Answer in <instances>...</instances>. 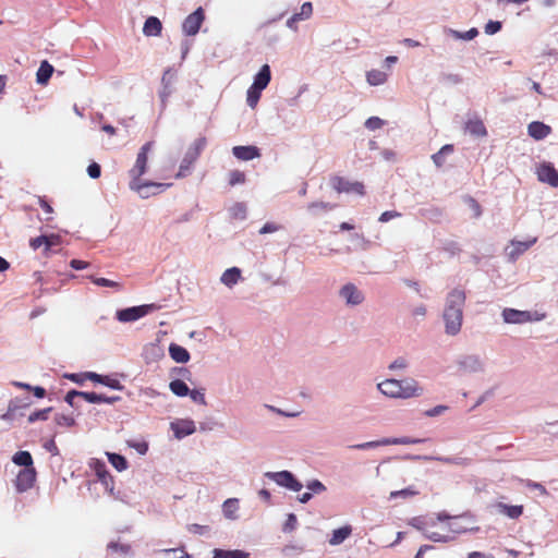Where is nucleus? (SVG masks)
Segmentation results:
<instances>
[{"label": "nucleus", "mask_w": 558, "mask_h": 558, "mask_svg": "<svg viewBox=\"0 0 558 558\" xmlns=\"http://www.w3.org/2000/svg\"><path fill=\"white\" fill-rule=\"evenodd\" d=\"M465 301L466 294L464 290L454 288L448 292L442 313L445 332L447 335L456 336L461 331Z\"/></svg>", "instance_id": "nucleus-1"}, {"label": "nucleus", "mask_w": 558, "mask_h": 558, "mask_svg": "<svg viewBox=\"0 0 558 558\" xmlns=\"http://www.w3.org/2000/svg\"><path fill=\"white\" fill-rule=\"evenodd\" d=\"M377 389L391 399H410L421 397L424 389L414 378L396 379L387 378L377 384Z\"/></svg>", "instance_id": "nucleus-2"}, {"label": "nucleus", "mask_w": 558, "mask_h": 558, "mask_svg": "<svg viewBox=\"0 0 558 558\" xmlns=\"http://www.w3.org/2000/svg\"><path fill=\"white\" fill-rule=\"evenodd\" d=\"M207 140L205 136H201L194 141V143L187 148L181 160L177 178H184L191 173L192 167L205 149Z\"/></svg>", "instance_id": "nucleus-3"}, {"label": "nucleus", "mask_w": 558, "mask_h": 558, "mask_svg": "<svg viewBox=\"0 0 558 558\" xmlns=\"http://www.w3.org/2000/svg\"><path fill=\"white\" fill-rule=\"evenodd\" d=\"M158 308L154 303L120 308L116 312V319L120 323H133Z\"/></svg>", "instance_id": "nucleus-4"}, {"label": "nucleus", "mask_w": 558, "mask_h": 558, "mask_svg": "<svg viewBox=\"0 0 558 558\" xmlns=\"http://www.w3.org/2000/svg\"><path fill=\"white\" fill-rule=\"evenodd\" d=\"M129 186L132 191L138 193L140 197L148 198L153 195H157L166 191L171 183H159L154 181H143L141 178H136L130 181Z\"/></svg>", "instance_id": "nucleus-5"}, {"label": "nucleus", "mask_w": 558, "mask_h": 558, "mask_svg": "<svg viewBox=\"0 0 558 558\" xmlns=\"http://www.w3.org/2000/svg\"><path fill=\"white\" fill-rule=\"evenodd\" d=\"M264 476L277 485L284 487L292 492H300L303 488V484L296 478V476L288 470L278 472H266Z\"/></svg>", "instance_id": "nucleus-6"}, {"label": "nucleus", "mask_w": 558, "mask_h": 558, "mask_svg": "<svg viewBox=\"0 0 558 558\" xmlns=\"http://www.w3.org/2000/svg\"><path fill=\"white\" fill-rule=\"evenodd\" d=\"M460 374H477L485 372V362L477 354H462L456 361Z\"/></svg>", "instance_id": "nucleus-7"}, {"label": "nucleus", "mask_w": 558, "mask_h": 558, "mask_svg": "<svg viewBox=\"0 0 558 558\" xmlns=\"http://www.w3.org/2000/svg\"><path fill=\"white\" fill-rule=\"evenodd\" d=\"M339 296L345 302L348 306H357L365 301V295L354 283L348 282L339 290Z\"/></svg>", "instance_id": "nucleus-8"}, {"label": "nucleus", "mask_w": 558, "mask_h": 558, "mask_svg": "<svg viewBox=\"0 0 558 558\" xmlns=\"http://www.w3.org/2000/svg\"><path fill=\"white\" fill-rule=\"evenodd\" d=\"M204 20V9L202 7H198L195 11H193L184 19L182 23L183 33L186 36H195L199 32Z\"/></svg>", "instance_id": "nucleus-9"}, {"label": "nucleus", "mask_w": 558, "mask_h": 558, "mask_svg": "<svg viewBox=\"0 0 558 558\" xmlns=\"http://www.w3.org/2000/svg\"><path fill=\"white\" fill-rule=\"evenodd\" d=\"M331 186L338 192V193H354L357 195H364L365 194V187L362 182H351L342 177L335 175L330 180Z\"/></svg>", "instance_id": "nucleus-10"}, {"label": "nucleus", "mask_w": 558, "mask_h": 558, "mask_svg": "<svg viewBox=\"0 0 558 558\" xmlns=\"http://www.w3.org/2000/svg\"><path fill=\"white\" fill-rule=\"evenodd\" d=\"M153 147V142L145 143L137 153L136 161L133 168L129 171L131 180L141 178L146 173L147 170V159L148 153Z\"/></svg>", "instance_id": "nucleus-11"}, {"label": "nucleus", "mask_w": 558, "mask_h": 558, "mask_svg": "<svg viewBox=\"0 0 558 558\" xmlns=\"http://www.w3.org/2000/svg\"><path fill=\"white\" fill-rule=\"evenodd\" d=\"M37 472L35 468L21 469L16 474L14 486L17 493L29 490L36 482Z\"/></svg>", "instance_id": "nucleus-12"}, {"label": "nucleus", "mask_w": 558, "mask_h": 558, "mask_svg": "<svg viewBox=\"0 0 558 558\" xmlns=\"http://www.w3.org/2000/svg\"><path fill=\"white\" fill-rule=\"evenodd\" d=\"M32 404L29 397L14 398L10 401L8 411L2 415L3 420H15L19 416H23V410Z\"/></svg>", "instance_id": "nucleus-13"}, {"label": "nucleus", "mask_w": 558, "mask_h": 558, "mask_svg": "<svg viewBox=\"0 0 558 558\" xmlns=\"http://www.w3.org/2000/svg\"><path fill=\"white\" fill-rule=\"evenodd\" d=\"M537 179L553 187H558V171L551 162L544 161L538 166Z\"/></svg>", "instance_id": "nucleus-14"}, {"label": "nucleus", "mask_w": 558, "mask_h": 558, "mask_svg": "<svg viewBox=\"0 0 558 558\" xmlns=\"http://www.w3.org/2000/svg\"><path fill=\"white\" fill-rule=\"evenodd\" d=\"M170 428L177 439H183L195 433L196 426L193 420L182 418L170 423Z\"/></svg>", "instance_id": "nucleus-15"}, {"label": "nucleus", "mask_w": 558, "mask_h": 558, "mask_svg": "<svg viewBox=\"0 0 558 558\" xmlns=\"http://www.w3.org/2000/svg\"><path fill=\"white\" fill-rule=\"evenodd\" d=\"M175 80V74L171 71V69H167L161 77V89L159 90V98L161 101V108L165 109L167 106V100L173 93L172 84Z\"/></svg>", "instance_id": "nucleus-16"}, {"label": "nucleus", "mask_w": 558, "mask_h": 558, "mask_svg": "<svg viewBox=\"0 0 558 558\" xmlns=\"http://www.w3.org/2000/svg\"><path fill=\"white\" fill-rule=\"evenodd\" d=\"M85 378H88L95 384L106 386L113 390L122 391L124 389V386L120 383L119 379L109 375H102L95 372H85Z\"/></svg>", "instance_id": "nucleus-17"}, {"label": "nucleus", "mask_w": 558, "mask_h": 558, "mask_svg": "<svg viewBox=\"0 0 558 558\" xmlns=\"http://www.w3.org/2000/svg\"><path fill=\"white\" fill-rule=\"evenodd\" d=\"M502 319L506 324L522 325L530 323V311H521L517 308L506 307L501 313Z\"/></svg>", "instance_id": "nucleus-18"}, {"label": "nucleus", "mask_w": 558, "mask_h": 558, "mask_svg": "<svg viewBox=\"0 0 558 558\" xmlns=\"http://www.w3.org/2000/svg\"><path fill=\"white\" fill-rule=\"evenodd\" d=\"M233 156L243 161H250L260 157V149L254 145H239L232 148Z\"/></svg>", "instance_id": "nucleus-19"}, {"label": "nucleus", "mask_w": 558, "mask_h": 558, "mask_svg": "<svg viewBox=\"0 0 558 558\" xmlns=\"http://www.w3.org/2000/svg\"><path fill=\"white\" fill-rule=\"evenodd\" d=\"M551 132V128L544 122L533 121L527 125V134L535 141H542Z\"/></svg>", "instance_id": "nucleus-20"}, {"label": "nucleus", "mask_w": 558, "mask_h": 558, "mask_svg": "<svg viewBox=\"0 0 558 558\" xmlns=\"http://www.w3.org/2000/svg\"><path fill=\"white\" fill-rule=\"evenodd\" d=\"M82 399H84L88 403L99 404V403H108L114 404L119 402L121 398L119 396L108 397L104 393H98L95 391H84L82 395Z\"/></svg>", "instance_id": "nucleus-21"}, {"label": "nucleus", "mask_w": 558, "mask_h": 558, "mask_svg": "<svg viewBox=\"0 0 558 558\" xmlns=\"http://www.w3.org/2000/svg\"><path fill=\"white\" fill-rule=\"evenodd\" d=\"M168 351L170 357L177 363L185 364L191 359L190 352L178 343H170Z\"/></svg>", "instance_id": "nucleus-22"}, {"label": "nucleus", "mask_w": 558, "mask_h": 558, "mask_svg": "<svg viewBox=\"0 0 558 558\" xmlns=\"http://www.w3.org/2000/svg\"><path fill=\"white\" fill-rule=\"evenodd\" d=\"M271 80V70L269 64H263L258 72L255 74L252 85L265 89Z\"/></svg>", "instance_id": "nucleus-23"}, {"label": "nucleus", "mask_w": 558, "mask_h": 558, "mask_svg": "<svg viewBox=\"0 0 558 558\" xmlns=\"http://www.w3.org/2000/svg\"><path fill=\"white\" fill-rule=\"evenodd\" d=\"M465 131L475 137H484L487 135L486 126L478 118L469 119L465 122Z\"/></svg>", "instance_id": "nucleus-24"}, {"label": "nucleus", "mask_w": 558, "mask_h": 558, "mask_svg": "<svg viewBox=\"0 0 558 558\" xmlns=\"http://www.w3.org/2000/svg\"><path fill=\"white\" fill-rule=\"evenodd\" d=\"M54 68L47 61L44 60L40 62V65L36 73V82L39 85L48 84L50 77L52 76Z\"/></svg>", "instance_id": "nucleus-25"}, {"label": "nucleus", "mask_w": 558, "mask_h": 558, "mask_svg": "<svg viewBox=\"0 0 558 558\" xmlns=\"http://www.w3.org/2000/svg\"><path fill=\"white\" fill-rule=\"evenodd\" d=\"M352 531L353 529L349 524L335 529L332 531L331 537L328 541L329 544L332 546L342 544L352 534Z\"/></svg>", "instance_id": "nucleus-26"}, {"label": "nucleus", "mask_w": 558, "mask_h": 558, "mask_svg": "<svg viewBox=\"0 0 558 558\" xmlns=\"http://www.w3.org/2000/svg\"><path fill=\"white\" fill-rule=\"evenodd\" d=\"M162 31L161 21L156 16H149L146 19L143 33L145 36H159Z\"/></svg>", "instance_id": "nucleus-27"}, {"label": "nucleus", "mask_w": 558, "mask_h": 558, "mask_svg": "<svg viewBox=\"0 0 558 558\" xmlns=\"http://www.w3.org/2000/svg\"><path fill=\"white\" fill-rule=\"evenodd\" d=\"M537 239L533 238L527 241H512V251L509 253V258L511 260H515L520 255L526 252L534 243H536Z\"/></svg>", "instance_id": "nucleus-28"}, {"label": "nucleus", "mask_w": 558, "mask_h": 558, "mask_svg": "<svg viewBox=\"0 0 558 558\" xmlns=\"http://www.w3.org/2000/svg\"><path fill=\"white\" fill-rule=\"evenodd\" d=\"M12 462L23 469L34 468L33 457L29 451L20 450L12 457Z\"/></svg>", "instance_id": "nucleus-29"}, {"label": "nucleus", "mask_w": 558, "mask_h": 558, "mask_svg": "<svg viewBox=\"0 0 558 558\" xmlns=\"http://www.w3.org/2000/svg\"><path fill=\"white\" fill-rule=\"evenodd\" d=\"M241 278V270L238 267H231L223 271L220 281L231 288L235 283H238L239 279Z\"/></svg>", "instance_id": "nucleus-30"}, {"label": "nucleus", "mask_w": 558, "mask_h": 558, "mask_svg": "<svg viewBox=\"0 0 558 558\" xmlns=\"http://www.w3.org/2000/svg\"><path fill=\"white\" fill-rule=\"evenodd\" d=\"M108 461L118 471L122 472L129 468V462L124 456L117 452H106Z\"/></svg>", "instance_id": "nucleus-31"}, {"label": "nucleus", "mask_w": 558, "mask_h": 558, "mask_svg": "<svg viewBox=\"0 0 558 558\" xmlns=\"http://www.w3.org/2000/svg\"><path fill=\"white\" fill-rule=\"evenodd\" d=\"M454 150L452 144L444 145L437 153L432 155V160L437 168H441L445 165L446 157L451 155Z\"/></svg>", "instance_id": "nucleus-32"}, {"label": "nucleus", "mask_w": 558, "mask_h": 558, "mask_svg": "<svg viewBox=\"0 0 558 558\" xmlns=\"http://www.w3.org/2000/svg\"><path fill=\"white\" fill-rule=\"evenodd\" d=\"M89 466L95 471L99 482H105L106 478H110V473L107 469L106 463L99 459H92Z\"/></svg>", "instance_id": "nucleus-33"}, {"label": "nucleus", "mask_w": 558, "mask_h": 558, "mask_svg": "<svg viewBox=\"0 0 558 558\" xmlns=\"http://www.w3.org/2000/svg\"><path fill=\"white\" fill-rule=\"evenodd\" d=\"M497 508L500 513L507 515L510 519H518L523 513V506L521 505L510 506L504 502H499Z\"/></svg>", "instance_id": "nucleus-34"}, {"label": "nucleus", "mask_w": 558, "mask_h": 558, "mask_svg": "<svg viewBox=\"0 0 558 558\" xmlns=\"http://www.w3.org/2000/svg\"><path fill=\"white\" fill-rule=\"evenodd\" d=\"M446 34L451 36L454 39H461V40H472L478 35V29L476 27H472L466 32H460L452 28H446Z\"/></svg>", "instance_id": "nucleus-35"}, {"label": "nucleus", "mask_w": 558, "mask_h": 558, "mask_svg": "<svg viewBox=\"0 0 558 558\" xmlns=\"http://www.w3.org/2000/svg\"><path fill=\"white\" fill-rule=\"evenodd\" d=\"M169 389L173 395L181 398L187 397V395L190 393L189 386L185 384L184 380L180 378L171 380L169 384Z\"/></svg>", "instance_id": "nucleus-36"}, {"label": "nucleus", "mask_w": 558, "mask_h": 558, "mask_svg": "<svg viewBox=\"0 0 558 558\" xmlns=\"http://www.w3.org/2000/svg\"><path fill=\"white\" fill-rule=\"evenodd\" d=\"M367 83L372 86H378L384 84L387 81V75L385 72L379 70H371L366 73Z\"/></svg>", "instance_id": "nucleus-37"}, {"label": "nucleus", "mask_w": 558, "mask_h": 558, "mask_svg": "<svg viewBox=\"0 0 558 558\" xmlns=\"http://www.w3.org/2000/svg\"><path fill=\"white\" fill-rule=\"evenodd\" d=\"M87 278L98 287L113 288L117 290H120L122 288L120 282L107 278L96 277L94 275H89L87 276Z\"/></svg>", "instance_id": "nucleus-38"}, {"label": "nucleus", "mask_w": 558, "mask_h": 558, "mask_svg": "<svg viewBox=\"0 0 558 558\" xmlns=\"http://www.w3.org/2000/svg\"><path fill=\"white\" fill-rule=\"evenodd\" d=\"M264 89L251 85L246 92V104L251 108H255L260 99L262 92Z\"/></svg>", "instance_id": "nucleus-39"}, {"label": "nucleus", "mask_w": 558, "mask_h": 558, "mask_svg": "<svg viewBox=\"0 0 558 558\" xmlns=\"http://www.w3.org/2000/svg\"><path fill=\"white\" fill-rule=\"evenodd\" d=\"M380 446H388V438H381L378 440H372V441L352 445V446H350V448L356 449V450H368V449L378 448Z\"/></svg>", "instance_id": "nucleus-40"}, {"label": "nucleus", "mask_w": 558, "mask_h": 558, "mask_svg": "<svg viewBox=\"0 0 558 558\" xmlns=\"http://www.w3.org/2000/svg\"><path fill=\"white\" fill-rule=\"evenodd\" d=\"M229 213L233 219L244 220L247 216V208L245 203L238 202L230 207Z\"/></svg>", "instance_id": "nucleus-41"}, {"label": "nucleus", "mask_w": 558, "mask_h": 558, "mask_svg": "<svg viewBox=\"0 0 558 558\" xmlns=\"http://www.w3.org/2000/svg\"><path fill=\"white\" fill-rule=\"evenodd\" d=\"M52 411V408L49 407V408H45V409H41V410H36L34 411L33 413H31L28 415V423H35L37 421H46L48 420L49 417V413Z\"/></svg>", "instance_id": "nucleus-42"}, {"label": "nucleus", "mask_w": 558, "mask_h": 558, "mask_svg": "<svg viewBox=\"0 0 558 558\" xmlns=\"http://www.w3.org/2000/svg\"><path fill=\"white\" fill-rule=\"evenodd\" d=\"M418 494V490H416L413 486H409L407 488H403V489H400V490H393L390 493V499H396V498H411V497H414Z\"/></svg>", "instance_id": "nucleus-43"}, {"label": "nucleus", "mask_w": 558, "mask_h": 558, "mask_svg": "<svg viewBox=\"0 0 558 558\" xmlns=\"http://www.w3.org/2000/svg\"><path fill=\"white\" fill-rule=\"evenodd\" d=\"M425 439L421 438H411V437H391L388 438V446L389 445H414V444H421L424 442Z\"/></svg>", "instance_id": "nucleus-44"}, {"label": "nucleus", "mask_w": 558, "mask_h": 558, "mask_svg": "<svg viewBox=\"0 0 558 558\" xmlns=\"http://www.w3.org/2000/svg\"><path fill=\"white\" fill-rule=\"evenodd\" d=\"M223 514L228 519H234V512L238 509V499L229 498L223 502Z\"/></svg>", "instance_id": "nucleus-45"}, {"label": "nucleus", "mask_w": 558, "mask_h": 558, "mask_svg": "<svg viewBox=\"0 0 558 558\" xmlns=\"http://www.w3.org/2000/svg\"><path fill=\"white\" fill-rule=\"evenodd\" d=\"M84 391H80L76 389L69 390L64 396V401L72 408L78 409V404L75 402L76 398H82Z\"/></svg>", "instance_id": "nucleus-46"}, {"label": "nucleus", "mask_w": 558, "mask_h": 558, "mask_svg": "<svg viewBox=\"0 0 558 558\" xmlns=\"http://www.w3.org/2000/svg\"><path fill=\"white\" fill-rule=\"evenodd\" d=\"M305 486L313 494H322L327 490L324 483L316 478L308 481Z\"/></svg>", "instance_id": "nucleus-47"}, {"label": "nucleus", "mask_w": 558, "mask_h": 558, "mask_svg": "<svg viewBox=\"0 0 558 558\" xmlns=\"http://www.w3.org/2000/svg\"><path fill=\"white\" fill-rule=\"evenodd\" d=\"M245 173L243 171H240V170H232L230 171L229 173V184L231 186H234V185H238V184H243L245 182Z\"/></svg>", "instance_id": "nucleus-48"}, {"label": "nucleus", "mask_w": 558, "mask_h": 558, "mask_svg": "<svg viewBox=\"0 0 558 558\" xmlns=\"http://www.w3.org/2000/svg\"><path fill=\"white\" fill-rule=\"evenodd\" d=\"M107 549L111 551H119L122 555H129L131 553V546L129 544H120L114 541L108 543Z\"/></svg>", "instance_id": "nucleus-49"}, {"label": "nucleus", "mask_w": 558, "mask_h": 558, "mask_svg": "<svg viewBox=\"0 0 558 558\" xmlns=\"http://www.w3.org/2000/svg\"><path fill=\"white\" fill-rule=\"evenodd\" d=\"M336 207L335 204L327 203V202H313L308 204L307 209L312 213H316V210H331Z\"/></svg>", "instance_id": "nucleus-50"}, {"label": "nucleus", "mask_w": 558, "mask_h": 558, "mask_svg": "<svg viewBox=\"0 0 558 558\" xmlns=\"http://www.w3.org/2000/svg\"><path fill=\"white\" fill-rule=\"evenodd\" d=\"M385 121L380 119L379 117H369L365 123L364 126L369 131H375L385 125Z\"/></svg>", "instance_id": "nucleus-51"}, {"label": "nucleus", "mask_w": 558, "mask_h": 558, "mask_svg": "<svg viewBox=\"0 0 558 558\" xmlns=\"http://www.w3.org/2000/svg\"><path fill=\"white\" fill-rule=\"evenodd\" d=\"M301 21L308 20L313 14V4L307 1L301 5L300 12L295 13Z\"/></svg>", "instance_id": "nucleus-52"}, {"label": "nucleus", "mask_w": 558, "mask_h": 558, "mask_svg": "<svg viewBox=\"0 0 558 558\" xmlns=\"http://www.w3.org/2000/svg\"><path fill=\"white\" fill-rule=\"evenodd\" d=\"M54 422L59 426L72 427L76 424L74 417L65 414H56Z\"/></svg>", "instance_id": "nucleus-53"}, {"label": "nucleus", "mask_w": 558, "mask_h": 558, "mask_svg": "<svg viewBox=\"0 0 558 558\" xmlns=\"http://www.w3.org/2000/svg\"><path fill=\"white\" fill-rule=\"evenodd\" d=\"M439 82H441V83H449V84H452V85H458V84H460L462 82V77L459 74L440 73Z\"/></svg>", "instance_id": "nucleus-54"}, {"label": "nucleus", "mask_w": 558, "mask_h": 558, "mask_svg": "<svg viewBox=\"0 0 558 558\" xmlns=\"http://www.w3.org/2000/svg\"><path fill=\"white\" fill-rule=\"evenodd\" d=\"M502 28V23L500 21L489 20L484 27V31L487 35H495Z\"/></svg>", "instance_id": "nucleus-55"}, {"label": "nucleus", "mask_w": 558, "mask_h": 558, "mask_svg": "<svg viewBox=\"0 0 558 558\" xmlns=\"http://www.w3.org/2000/svg\"><path fill=\"white\" fill-rule=\"evenodd\" d=\"M424 536L425 538L436 543H448L453 539V537L449 535H441L437 532L424 533Z\"/></svg>", "instance_id": "nucleus-56"}, {"label": "nucleus", "mask_w": 558, "mask_h": 558, "mask_svg": "<svg viewBox=\"0 0 558 558\" xmlns=\"http://www.w3.org/2000/svg\"><path fill=\"white\" fill-rule=\"evenodd\" d=\"M298 525V518L294 513H289L287 515V520L283 524L282 531L284 533L292 532L296 529Z\"/></svg>", "instance_id": "nucleus-57"}, {"label": "nucleus", "mask_w": 558, "mask_h": 558, "mask_svg": "<svg viewBox=\"0 0 558 558\" xmlns=\"http://www.w3.org/2000/svg\"><path fill=\"white\" fill-rule=\"evenodd\" d=\"M190 398L198 404L206 405V398L204 393V389H190V393L187 395Z\"/></svg>", "instance_id": "nucleus-58"}, {"label": "nucleus", "mask_w": 558, "mask_h": 558, "mask_svg": "<svg viewBox=\"0 0 558 558\" xmlns=\"http://www.w3.org/2000/svg\"><path fill=\"white\" fill-rule=\"evenodd\" d=\"M447 410H448L447 405L439 404V405H436V407H434L432 409L426 410L424 412V415L427 416V417H436V416H439L442 413H445Z\"/></svg>", "instance_id": "nucleus-59"}, {"label": "nucleus", "mask_w": 558, "mask_h": 558, "mask_svg": "<svg viewBox=\"0 0 558 558\" xmlns=\"http://www.w3.org/2000/svg\"><path fill=\"white\" fill-rule=\"evenodd\" d=\"M87 174L92 179H98L101 175V167L97 162H92L87 167Z\"/></svg>", "instance_id": "nucleus-60"}, {"label": "nucleus", "mask_w": 558, "mask_h": 558, "mask_svg": "<svg viewBox=\"0 0 558 558\" xmlns=\"http://www.w3.org/2000/svg\"><path fill=\"white\" fill-rule=\"evenodd\" d=\"M408 367V361L400 356L397 357L393 362H391L388 366L390 371H398V369H404Z\"/></svg>", "instance_id": "nucleus-61"}, {"label": "nucleus", "mask_w": 558, "mask_h": 558, "mask_svg": "<svg viewBox=\"0 0 558 558\" xmlns=\"http://www.w3.org/2000/svg\"><path fill=\"white\" fill-rule=\"evenodd\" d=\"M61 244V236L56 233L47 234L46 250H50L53 246Z\"/></svg>", "instance_id": "nucleus-62"}, {"label": "nucleus", "mask_w": 558, "mask_h": 558, "mask_svg": "<svg viewBox=\"0 0 558 558\" xmlns=\"http://www.w3.org/2000/svg\"><path fill=\"white\" fill-rule=\"evenodd\" d=\"M64 377L77 385H83L84 381L87 379L85 378V373H69L65 374Z\"/></svg>", "instance_id": "nucleus-63"}, {"label": "nucleus", "mask_w": 558, "mask_h": 558, "mask_svg": "<svg viewBox=\"0 0 558 558\" xmlns=\"http://www.w3.org/2000/svg\"><path fill=\"white\" fill-rule=\"evenodd\" d=\"M232 549L215 548L213 550V558H231Z\"/></svg>", "instance_id": "nucleus-64"}]
</instances>
